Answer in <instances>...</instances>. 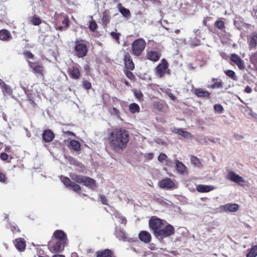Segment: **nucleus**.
<instances>
[{
    "label": "nucleus",
    "mask_w": 257,
    "mask_h": 257,
    "mask_svg": "<svg viewBox=\"0 0 257 257\" xmlns=\"http://www.w3.org/2000/svg\"><path fill=\"white\" fill-rule=\"evenodd\" d=\"M214 108L216 112L221 113L223 110V108L221 104H216L214 105Z\"/></svg>",
    "instance_id": "37998d69"
},
{
    "label": "nucleus",
    "mask_w": 257,
    "mask_h": 257,
    "mask_svg": "<svg viewBox=\"0 0 257 257\" xmlns=\"http://www.w3.org/2000/svg\"><path fill=\"white\" fill-rule=\"evenodd\" d=\"M250 59L253 63L257 65V51L251 55Z\"/></svg>",
    "instance_id": "09e8293b"
},
{
    "label": "nucleus",
    "mask_w": 257,
    "mask_h": 257,
    "mask_svg": "<svg viewBox=\"0 0 257 257\" xmlns=\"http://www.w3.org/2000/svg\"><path fill=\"white\" fill-rule=\"evenodd\" d=\"M97 257H112V252L109 249L97 252Z\"/></svg>",
    "instance_id": "7c9ffc66"
},
{
    "label": "nucleus",
    "mask_w": 257,
    "mask_h": 257,
    "mask_svg": "<svg viewBox=\"0 0 257 257\" xmlns=\"http://www.w3.org/2000/svg\"><path fill=\"white\" fill-rule=\"evenodd\" d=\"M75 49L78 57L82 58L86 55L87 49L85 44L76 42Z\"/></svg>",
    "instance_id": "423d86ee"
},
{
    "label": "nucleus",
    "mask_w": 257,
    "mask_h": 257,
    "mask_svg": "<svg viewBox=\"0 0 257 257\" xmlns=\"http://www.w3.org/2000/svg\"><path fill=\"white\" fill-rule=\"evenodd\" d=\"M100 199H101V201L102 202V203L104 204H107V199L105 197V196L104 195H100Z\"/></svg>",
    "instance_id": "bf43d9fd"
},
{
    "label": "nucleus",
    "mask_w": 257,
    "mask_h": 257,
    "mask_svg": "<svg viewBox=\"0 0 257 257\" xmlns=\"http://www.w3.org/2000/svg\"><path fill=\"white\" fill-rule=\"evenodd\" d=\"M110 35L114 39H115L119 43V39L120 36L119 33H117L115 32H112L110 33Z\"/></svg>",
    "instance_id": "49530a36"
},
{
    "label": "nucleus",
    "mask_w": 257,
    "mask_h": 257,
    "mask_svg": "<svg viewBox=\"0 0 257 257\" xmlns=\"http://www.w3.org/2000/svg\"><path fill=\"white\" fill-rule=\"evenodd\" d=\"M115 234L119 240H124L126 239V235L122 229H116Z\"/></svg>",
    "instance_id": "c756f323"
},
{
    "label": "nucleus",
    "mask_w": 257,
    "mask_h": 257,
    "mask_svg": "<svg viewBox=\"0 0 257 257\" xmlns=\"http://www.w3.org/2000/svg\"><path fill=\"white\" fill-rule=\"evenodd\" d=\"M167 94L172 100H174L175 99V96L172 93L168 92Z\"/></svg>",
    "instance_id": "0e129e2a"
},
{
    "label": "nucleus",
    "mask_w": 257,
    "mask_h": 257,
    "mask_svg": "<svg viewBox=\"0 0 257 257\" xmlns=\"http://www.w3.org/2000/svg\"><path fill=\"white\" fill-rule=\"evenodd\" d=\"M135 96L139 99H140L143 97V94L140 90H135L134 91Z\"/></svg>",
    "instance_id": "8fccbe9b"
},
{
    "label": "nucleus",
    "mask_w": 257,
    "mask_h": 257,
    "mask_svg": "<svg viewBox=\"0 0 257 257\" xmlns=\"http://www.w3.org/2000/svg\"><path fill=\"white\" fill-rule=\"evenodd\" d=\"M221 211L227 212H236L238 210L239 206L237 204L228 203L220 207Z\"/></svg>",
    "instance_id": "2eb2a0df"
},
{
    "label": "nucleus",
    "mask_w": 257,
    "mask_h": 257,
    "mask_svg": "<svg viewBox=\"0 0 257 257\" xmlns=\"http://www.w3.org/2000/svg\"><path fill=\"white\" fill-rule=\"evenodd\" d=\"M68 73L70 76L74 79H78L81 75L79 68L76 66H73L69 68Z\"/></svg>",
    "instance_id": "f3484780"
},
{
    "label": "nucleus",
    "mask_w": 257,
    "mask_h": 257,
    "mask_svg": "<svg viewBox=\"0 0 257 257\" xmlns=\"http://www.w3.org/2000/svg\"><path fill=\"white\" fill-rule=\"evenodd\" d=\"M83 87L85 89H90L91 88V84L88 81H84V82H83Z\"/></svg>",
    "instance_id": "864d4df0"
},
{
    "label": "nucleus",
    "mask_w": 257,
    "mask_h": 257,
    "mask_svg": "<svg viewBox=\"0 0 257 257\" xmlns=\"http://www.w3.org/2000/svg\"><path fill=\"white\" fill-rule=\"evenodd\" d=\"M97 27V25L94 21H91L89 22V28L91 31H95Z\"/></svg>",
    "instance_id": "79ce46f5"
},
{
    "label": "nucleus",
    "mask_w": 257,
    "mask_h": 257,
    "mask_svg": "<svg viewBox=\"0 0 257 257\" xmlns=\"http://www.w3.org/2000/svg\"><path fill=\"white\" fill-rule=\"evenodd\" d=\"M196 42L195 44H192L194 46H198L200 44V41L198 39L196 40Z\"/></svg>",
    "instance_id": "774afa93"
},
{
    "label": "nucleus",
    "mask_w": 257,
    "mask_h": 257,
    "mask_svg": "<svg viewBox=\"0 0 257 257\" xmlns=\"http://www.w3.org/2000/svg\"><path fill=\"white\" fill-rule=\"evenodd\" d=\"M191 162L195 167H199L201 165L199 159L195 156L191 157Z\"/></svg>",
    "instance_id": "e433bc0d"
},
{
    "label": "nucleus",
    "mask_w": 257,
    "mask_h": 257,
    "mask_svg": "<svg viewBox=\"0 0 257 257\" xmlns=\"http://www.w3.org/2000/svg\"><path fill=\"white\" fill-rule=\"evenodd\" d=\"M175 163L176 168L179 174H184L187 172V168L182 162L176 160Z\"/></svg>",
    "instance_id": "412c9836"
},
{
    "label": "nucleus",
    "mask_w": 257,
    "mask_h": 257,
    "mask_svg": "<svg viewBox=\"0 0 257 257\" xmlns=\"http://www.w3.org/2000/svg\"><path fill=\"white\" fill-rule=\"evenodd\" d=\"M226 178L238 184H240L241 183H243L244 182V180L242 177L231 171H228Z\"/></svg>",
    "instance_id": "1a4fd4ad"
},
{
    "label": "nucleus",
    "mask_w": 257,
    "mask_h": 257,
    "mask_svg": "<svg viewBox=\"0 0 257 257\" xmlns=\"http://www.w3.org/2000/svg\"><path fill=\"white\" fill-rule=\"evenodd\" d=\"M43 138L45 142H50L54 138V134L51 130H46L43 133Z\"/></svg>",
    "instance_id": "5701e85b"
},
{
    "label": "nucleus",
    "mask_w": 257,
    "mask_h": 257,
    "mask_svg": "<svg viewBox=\"0 0 257 257\" xmlns=\"http://www.w3.org/2000/svg\"><path fill=\"white\" fill-rule=\"evenodd\" d=\"M248 251V252L246 254V257H256L257 256V245L253 246Z\"/></svg>",
    "instance_id": "473e14b6"
},
{
    "label": "nucleus",
    "mask_w": 257,
    "mask_h": 257,
    "mask_svg": "<svg viewBox=\"0 0 257 257\" xmlns=\"http://www.w3.org/2000/svg\"><path fill=\"white\" fill-rule=\"evenodd\" d=\"M244 91H245V92L249 93H250L251 92V89L250 88V87H249L248 86H247L245 88Z\"/></svg>",
    "instance_id": "338daca9"
},
{
    "label": "nucleus",
    "mask_w": 257,
    "mask_h": 257,
    "mask_svg": "<svg viewBox=\"0 0 257 257\" xmlns=\"http://www.w3.org/2000/svg\"><path fill=\"white\" fill-rule=\"evenodd\" d=\"M117 7L119 12L123 15V17L126 18H129L130 17L131 13L128 9H126L122 7L120 4H119Z\"/></svg>",
    "instance_id": "bb28decb"
},
{
    "label": "nucleus",
    "mask_w": 257,
    "mask_h": 257,
    "mask_svg": "<svg viewBox=\"0 0 257 257\" xmlns=\"http://www.w3.org/2000/svg\"><path fill=\"white\" fill-rule=\"evenodd\" d=\"M125 74L127 76V77L130 79H133L134 78V74L130 71H126L125 72Z\"/></svg>",
    "instance_id": "13d9d810"
},
{
    "label": "nucleus",
    "mask_w": 257,
    "mask_h": 257,
    "mask_svg": "<svg viewBox=\"0 0 257 257\" xmlns=\"http://www.w3.org/2000/svg\"><path fill=\"white\" fill-rule=\"evenodd\" d=\"M70 145L72 149L76 151H78L80 149V144L77 141L71 140L70 142Z\"/></svg>",
    "instance_id": "72a5a7b5"
},
{
    "label": "nucleus",
    "mask_w": 257,
    "mask_h": 257,
    "mask_svg": "<svg viewBox=\"0 0 257 257\" xmlns=\"http://www.w3.org/2000/svg\"><path fill=\"white\" fill-rule=\"evenodd\" d=\"M70 188H71L74 191L81 194L80 193V191L81 190V187L79 185L73 183L72 184H71Z\"/></svg>",
    "instance_id": "ea45409f"
},
{
    "label": "nucleus",
    "mask_w": 257,
    "mask_h": 257,
    "mask_svg": "<svg viewBox=\"0 0 257 257\" xmlns=\"http://www.w3.org/2000/svg\"><path fill=\"white\" fill-rule=\"evenodd\" d=\"M175 230L173 226L170 224L166 225L164 228H161L156 232L155 235L157 237L162 239L168 237L174 234Z\"/></svg>",
    "instance_id": "20e7f679"
},
{
    "label": "nucleus",
    "mask_w": 257,
    "mask_h": 257,
    "mask_svg": "<svg viewBox=\"0 0 257 257\" xmlns=\"http://www.w3.org/2000/svg\"><path fill=\"white\" fill-rule=\"evenodd\" d=\"M33 70L35 73L42 74L43 71V68L40 66H36L34 67Z\"/></svg>",
    "instance_id": "3c124183"
},
{
    "label": "nucleus",
    "mask_w": 257,
    "mask_h": 257,
    "mask_svg": "<svg viewBox=\"0 0 257 257\" xmlns=\"http://www.w3.org/2000/svg\"><path fill=\"white\" fill-rule=\"evenodd\" d=\"M0 157L2 160H3L4 161H6V160H8V154H7L5 153H2L0 155Z\"/></svg>",
    "instance_id": "4d7b16f0"
},
{
    "label": "nucleus",
    "mask_w": 257,
    "mask_h": 257,
    "mask_svg": "<svg viewBox=\"0 0 257 257\" xmlns=\"http://www.w3.org/2000/svg\"><path fill=\"white\" fill-rule=\"evenodd\" d=\"M53 235L58 240V241L66 243L67 236L63 231L61 230H57L54 232Z\"/></svg>",
    "instance_id": "6ab92c4d"
},
{
    "label": "nucleus",
    "mask_w": 257,
    "mask_h": 257,
    "mask_svg": "<svg viewBox=\"0 0 257 257\" xmlns=\"http://www.w3.org/2000/svg\"><path fill=\"white\" fill-rule=\"evenodd\" d=\"M252 15L254 17L257 19V8H254L253 10Z\"/></svg>",
    "instance_id": "e2e57ef3"
},
{
    "label": "nucleus",
    "mask_w": 257,
    "mask_h": 257,
    "mask_svg": "<svg viewBox=\"0 0 257 257\" xmlns=\"http://www.w3.org/2000/svg\"><path fill=\"white\" fill-rule=\"evenodd\" d=\"M62 24L65 26L66 28H67L69 24V20L68 18L65 17L62 21Z\"/></svg>",
    "instance_id": "5fc2aeb1"
},
{
    "label": "nucleus",
    "mask_w": 257,
    "mask_h": 257,
    "mask_svg": "<svg viewBox=\"0 0 257 257\" xmlns=\"http://www.w3.org/2000/svg\"><path fill=\"white\" fill-rule=\"evenodd\" d=\"M102 23L106 25L109 23L110 19V16L108 15L107 12L104 11L102 14Z\"/></svg>",
    "instance_id": "c9c22d12"
},
{
    "label": "nucleus",
    "mask_w": 257,
    "mask_h": 257,
    "mask_svg": "<svg viewBox=\"0 0 257 257\" xmlns=\"http://www.w3.org/2000/svg\"><path fill=\"white\" fill-rule=\"evenodd\" d=\"M7 178L6 175L0 172V182L5 183L6 182Z\"/></svg>",
    "instance_id": "603ef678"
},
{
    "label": "nucleus",
    "mask_w": 257,
    "mask_h": 257,
    "mask_svg": "<svg viewBox=\"0 0 257 257\" xmlns=\"http://www.w3.org/2000/svg\"><path fill=\"white\" fill-rule=\"evenodd\" d=\"M168 68V63L164 59H162L161 63L156 68V74L159 77H163L166 73Z\"/></svg>",
    "instance_id": "0eeeda50"
},
{
    "label": "nucleus",
    "mask_w": 257,
    "mask_h": 257,
    "mask_svg": "<svg viewBox=\"0 0 257 257\" xmlns=\"http://www.w3.org/2000/svg\"><path fill=\"white\" fill-rule=\"evenodd\" d=\"M146 41L142 38H139L133 42L132 44V53L136 56H141L146 47Z\"/></svg>",
    "instance_id": "7ed1b4c3"
},
{
    "label": "nucleus",
    "mask_w": 257,
    "mask_h": 257,
    "mask_svg": "<svg viewBox=\"0 0 257 257\" xmlns=\"http://www.w3.org/2000/svg\"><path fill=\"white\" fill-rule=\"evenodd\" d=\"M198 141L201 143H205L206 142V138L205 137H201L198 140Z\"/></svg>",
    "instance_id": "680f3d73"
},
{
    "label": "nucleus",
    "mask_w": 257,
    "mask_h": 257,
    "mask_svg": "<svg viewBox=\"0 0 257 257\" xmlns=\"http://www.w3.org/2000/svg\"><path fill=\"white\" fill-rule=\"evenodd\" d=\"M107 139L111 149L115 153H118L127 147L130 135L128 132L125 130H115L109 134Z\"/></svg>",
    "instance_id": "f257e3e1"
},
{
    "label": "nucleus",
    "mask_w": 257,
    "mask_h": 257,
    "mask_svg": "<svg viewBox=\"0 0 257 257\" xmlns=\"http://www.w3.org/2000/svg\"><path fill=\"white\" fill-rule=\"evenodd\" d=\"M231 61L236 64L239 69L242 70L245 68L244 61L236 54H232L231 55Z\"/></svg>",
    "instance_id": "f8f14e48"
},
{
    "label": "nucleus",
    "mask_w": 257,
    "mask_h": 257,
    "mask_svg": "<svg viewBox=\"0 0 257 257\" xmlns=\"http://www.w3.org/2000/svg\"><path fill=\"white\" fill-rule=\"evenodd\" d=\"M223 85L221 82L214 83L211 86V88L213 89L222 88Z\"/></svg>",
    "instance_id": "de8ad7c7"
},
{
    "label": "nucleus",
    "mask_w": 257,
    "mask_h": 257,
    "mask_svg": "<svg viewBox=\"0 0 257 257\" xmlns=\"http://www.w3.org/2000/svg\"><path fill=\"white\" fill-rule=\"evenodd\" d=\"M0 87L4 96L11 95L13 93L12 88L0 79Z\"/></svg>",
    "instance_id": "dca6fc26"
},
{
    "label": "nucleus",
    "mask_w": 257,
    "mask_h": 257,
    "mask_svg": "<svg viewBox=\"0 0 257 257\" xmlns=\"http://www.w3.org/2000/svg\"><path fill=\"white\" fill-rule=\"evenodd\" d=\"M11 33L7 30L4 29L0 31V39L3 41H9L12 39Z\"/></svg>",
    "instance_id": "393cba45"
},
{
    "label": "nucleus",
    "mask_w": 257,
    "mask_h": 257,
    "mask_svg": "<svg viewBox=\"0 0 257 257\" xmlns=\"http://www.w3.org/2000/svg\"><path fill=\"white\" fill-rule=\"evenodd\" d=\"M139 239L143 242L148 243L151 241V234L146 231H141L139 234Z\"/></svg>",
    "instance_id": "a211bd4d"
},
{
    "label": "nucleus",
    "mask_w": 257,
    "mask_h": 257,
    "mask_svg": "<svg viewBox=\"0 0 257 257\" xmlns=\"http://www.w3.org/2000/svg\"><path fill=\"white\" fill-rule=\"evenodd\" d=\"M226 178L238 184H240L241 183H243L244 182V180L242 177L231 171H228Z\"/></svg>",
    "instance_id": "6e6552de"
},
{
    "label": "nucleus",
    "mask_w": 257,
    "mask_h": 257,
    "mask_svg": "<svg viewBox=\"0 0 257 257\" xmlns=\"http://www.w3.org/2000/svg\"><path fill=\"white\" fill-rule=\"evenodd\" d=\"M123 61L125 67L131 70H134L135 68V65L132 60L130 54L126 52L124 54L123 56Z\"/></svg>",
    "instance_id": "4468645a"
},
{
    "label": "nucleus",
    "mask_w": 257,
    "mask_h": 257,
    "mask_svg": "<svg viewBox=\"0 0 257 257\" xmlns=\"http://www.w3.org/2000/svg\"><path fill=\"white\" fill-rule=\"evenodd\" d=\"M129 110L132 113H138L140 111V106L138 104L133 103L130 105Z\"/></svg>",
    "instance_id": "f704fd0d"
},
{
    "label": "nucleus",
    "mask_w": 257,
    "mask_h": 257,
    "mask_svg": "<svg viewBox=\"0 0 257 257\" xmlns=\"http://www.w3.org/2000/svg\"><path fill=\"white\" fill-rule=\"evenodd\" d=\"M159 185L162 189H171L175 187V184L170 178H166L160 181Z\"/></svg>",
    "instance_id": "9b49d317"
},
{
    "label": "nucleus",
    "mask_w": 257,
    "mask_h": 257,
    "mask_svg": "<svg viewBox=\"0 0 257 257\" xmlns=\"http://www.w3.org/2000/svg\"><path fill=\"white\" fill-rule=\"evenodd\" d=\"M225 73L228 77L232 79L233 80H236V76L235 75V72L231 70H227L225 71Z\"/></svg>",
    "instance_id": "58836bf2"
},
{
    "label": "nucleus",
    "mask_w": 257,
    "mask_h": 257,
    "mask_svg": "<svg viewBox=\"0 0 257 257\" xmlns=\"http://www.w3.org/2000/svg\"><path fill=\"white\" fill-rule=\"evenodd\" d=\"M25 56L26 58L32 59L33 57V55L32 53L29 51H26L24 53Z\"/></svg>",
    "instance_id": "6e6d98bb"
},
{
    "label": "nucleus",
    "mask_w": 257,
    "mask_h": 257,
    "mask_svg": "<svg viewBox=\"0 0 257 257\" xmlns=\"http://www.w3.org/2000/svg\"><path fill=\"white\" fill-rule=\"evenodd\" d=\"M174 132L187 139H191L192 137L190 133L182 128H175Z\"/></svg>",
    "instance_id": "a878e982"
},
{
    "label": "nucleus",
    "mask_w": 257,
    "mask_h": 257,
    "mask_svg": "<svg viewBox=\"0 0 257 257\" xmlns=\"http://www.w3.org/2000/svg\"><path fill=\"white\" fill-rule=\"evenodd\" d=\"M61 181L63 182V183L67 187L70 188V187L71 186V184H72V183H73L68 177H65L61 176Z\"/></svg>",
    "instance_id": "4c0bfd02"
},
{
    "label": "nucleus",
    "mask_w": 257,
    "mask_h": 257,
    "mask_svg": "<svg viewBox=\"0 0 257 257\" xmlns=\"http://www.w3.org/2000/svg\"><path fill=\"white\" fill-rule=\"evenodd\" d=\"M165 222L163 220L158 218L152 217L149 222V225L151 228L153 230L154 234L156 232L160 230L163 226V223Z\"/></svg>",
    "instance_id": "39448f33"
},
{
    "label": "nucleus",
    "mask_w": 257,
    "mask_h": 257,
    "mask_svg": "<svg viewBox=\"0 0 257 257\" xmlns=\"http://www.w3.org/2000/svg\"><path fill=\"white\" fill-rule=\"evenodd\" d=\"M15 245L17 249L20 251L25 250L26 247L25 241L22 238L16 239L15 241Z\"/></svg>",
    "instance_id": "4be33fe9"
},
{
    "label": "nucleus",
    "mask_w": 257,
    "mask_h": 257,
    "mask_svg": "<svg viewBox=\"0 0 257 257\" xmlns=\"http://www.w3.org/2000/svg\"><path fill=\"white\" fill-rule=\"evenodd\" d=\"M195 93L198 97H208L210 95L209 92L202 88L196 89Z\"/></svg>",
    "instance_id": "cd10ccee"
},
{
    "label": "nucleus",
    "mask_w": 257,
    "mask_h": 257,
    "mask_svg": "<svg viewBox=\"0 0 257 257\" xmlns=\"http://www.w3.org/2000/svg\"><path fill=\"white\" fill-rule=\"evenodd\" d=\"M70 177L75 182L83 184L92 190H94L96 187L95 181L90 177L77 175H73Z\"/></svg>",
    "instance_id": "f03ea898"
},
{
    "label": "nucleus",
    "mask_w": 257,
    "mask_h": 257,
    "mask_svg": "<svg viewBox=\"0 0 257 257\" xmlns=\"http://www.w3.org/2000/svg\"><path fill=\"white\" fill-rule=\"evenodd\" d=\"M158 161L162 163H164L166 165H168L170 162V160L168 159L167 155L164 153H161L158 158Z\"/></svg>",
    "instance_id": "2f4dec72"
},
{
    "label": "nucleus",
    "mask_w": 257,
    "mask_h": 257,
    "mask_svg": "<svg viewBox=\"0 0 257 257\" xmlns=\"http://www.w3.org/2000/svg\"><path fill=\"white\" fill-rule=\"evenodd\" d=\"M115 216L116 218L119 219V221L121 223H125L126 221L125 218L122 216H121L120 214L116 213V214L115 215Z\"/></svg>",
    "instance_id": "c03bdc74"
},
{
    "label": "nucleus",
    "mask_w": 257,
    "mask_h": 257,
    "mask_svg": "<svg viewBox=\"0 0 257 257\" xmlns=\"http://www.w3.org/2000/svg\"><path fill=\"white\" fill-rule=\"evenodd\" d=\"M215 26L219 29H222L224 27V23L222 21H217L215 24Z\"/></svg>",
    "instance_id": "a18cd8bd"
},
{
    "label": "nucleus",
    "mask_w": 257,
    "mask_h": 257,
    "mask_svg": "<svg viewBox=\"0 0 257 257\" xmlns=\"http://www.w3.org/2000/svg\"><path fill=\"white\" fill-rule=\"evenodd\" d=\"M32 23L35 26H38L41 23V20L40 18L37 17H33L31 19Z\"/></svg>",
    "instance_id": "a19ab883"
},
{
    "label": "nucleus",
    "mask_w": 257,
    "mask_h": 257,
    "mask_svg": "<svg viewBox=\"0 0 257 257\" xmlns=\"http://www.w3.org/2000/svg\"><path fill=\"white\" fill-rule=\"evenodd\" d=\"M147 58L153 61H157L160 58V54L157 51H151L147 53Z\"/></svg>",
    "instance_id": "aec40b11"
},
{
    "label": "nucleus",
    "mask_w": 257,
    "mask_h": 257,
    "mask_svg": "<svg viewBox=\"0 0 257 257\" xmlns=\"http://www.w3.org/2000/svg\"><path fill=\"white\" fill-rule=\"evenodd\" d=\"M12 230L14 232H16V231L19 232V229L17 226L14 225L13 226V227L12 228Z\"/></svg>",
    "instance_id": "69168bd1"
},
{
    "label": "nucleus",
    "mask_w": 257,
    "mask_h": 257,
    "mask_svg": "<svg viewBox=\"0 0 257 257\" xmlns=\"http://www.w3.org/2000/svg\"><path fill=\"white\" fill-rule=\"evenodd\" d=\"M247 42L250 49H255L257 47V33L254 32L248 35Z\"/></svg>",
    "instance_id": "ddd939ff"
},
{
    "label": "nucleus",
    "mask_w": 257,
    "mask_h": 257,
    "mask_svg": "<svg viewBox=\"0 0 257 257\" xmlns=\"http://www.w3.org/2000/svg\"><path fill=\"white\" fill-rule=\"evenodd\" d=\"M66 244V243L58 240L55 244L51 245V247L55 252H59L61 250L62 246L64 247Z\"/></svg>",
    "instance_id": "c85d7f7f"
},
{
    "label": "nucleus",
    "mask_w": 257,
    "mask_h": 257,
    "mask_svg": "<svg viewBox=\"0 0 257 257\" xmlns=\"http://www.w3.org/2000/svg\"><path fill=\"white\" fill-rule=\"evenodd\" d=\"M226 178L238 184H240L241 183H243L244 182V180L242 177L231 171H228Z\"/></svg>",
    "instance_id": "9d476101"
},
{
    "label": "nucleus",
    "mask_w": 257,
    "mask_h": 257,
    "mask_svg": "<svg viewBox=\"0 0 257 257\" xmlns=\"http://www.w3.org/2000/svg\"><path fill=\"white\" fill-rule=\"evenodd\" d=\"M214 189V187L210 185H198L196 187V190L201 193L208 192Z\"/></svg>",
    "instance_id": "b1692460"
},
{
    "label": "nucleus",
    "mask_w": 257,
    "mask_h": 257,
    "mask_svg": "<svg viewBox=\"0 0 257 257\" xmlns=\"http://www.w3.org/2000/svg\"><path fill=\"white\" fill-rule=\"evenodd\" d=\"M84 70L86 72V73H88L90 71V67L88 64H85L84 66Z\"/></svg>",
    "instance_id": "052dcab7"
}]
</instances>
